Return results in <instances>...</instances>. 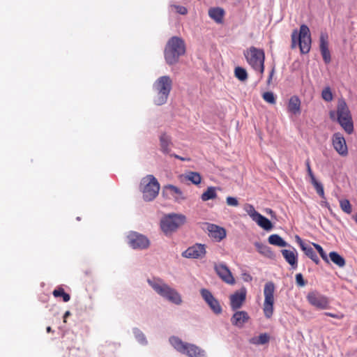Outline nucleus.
Wrapping results in <instances>:
<instances>
[{
    "instance_id": "1",
    "label": "nucleus",
    "mask_w": 357,
    "mask_h": 357,
    "mask_svg": "<svg viewBox=\"0 0 357 357\" xmlns=\"http://www.w3.org/2000/svg\"><path fill=\"white\" fill-rule=\"evenodd\" d=\"M149 284L161 297L176 305L183 303L181 294L174 288L171 287L164 280L158 278L148 279Z\"/></svg>"
},
{
    "instance_id": "2",
    "label": "nucleus",
    "mask_w": 357,
    "mask_h": 357,
    "mask_svg": "<svg viewBox=\"0 0 357 357\" xmlns=\"http://www.w3.org/2000/svg\"><path fill=\"white\" fill-rule=\"evenodd\" d=\"M185 52L184 40L177 36L172 37L167 42L165 51V59L167 64L173 65L178 62L179 57Z\"/></svg>"
},
{
    "instance_id": "3",
    "label": "nucleus",
    "mask_w": 357,
    "mask_h": 357,
    "mask_svg": "<svg viewBox=\"0 0 357 357\" xmlns=\"http://www.w3.org/2000/svg\"><path fill=\"white\" fill-rule=\"evenodd\" d=\"M155 92L153 102L156 105H162L167 102L172 89V79L168 75L158 77L153 84Z\"/></svg>"
},
{
    "instance_id": "4",
    "label": "nucleus",
    "mask_w": 357,
    "mask_h": 357,
    "mask_svg": "<svg viewBox=\"0 0 357 357\" xmlns=\"http://www.w3.org/2000/svg\"><path fill=\"white\" fill-rule=\"evenodd\" d=\"M169 342L177 351L188 357H206L204 349L196 344L183 342L176 336L170 337Z\"/></svg>"
},
{
    "instance_id": "5",
    "label": "nucleus",
    "mask_w": 357,
    "mask_h": 357,
    "mask_svg": "<svg viewBox=\"0 0 357 357\" xmlns=\"http://www.w3.org/2000/svg\"><path fill=\"white\" fill-rule=\"evenodd\" d=\"M311 42L310 29L307 25L302 24L300 26L299 32L296 29L293 31L291 33V48H295L298 45L301 53L307 54L310 50Z\"/></svg>"
},
{
    "instance_id": "6",
    "label": "nucleus",
    "mask_w": 357,
    "mask_h": 357,
    "mask_svg": "<svg viewBox=\"0 0 357 357\" xmlns=\"http://www.w3.org/2000/svg\"><path fill=\"white\" fill-rule=\"evenodd\" d=\"M160 188L158 181L153 175H147L141 181L140 190L145 202L153 201L158 196Z\"/></svg>"
},
{
    "instance_id": "7",
    "label": "nucleus",
    "mask_w": 357,
    "mask_h": 357,
    "mask_svg": "<svg viewBox=\"0 0 357 357\" xmlns=\"http://www.w3.org/2000/svg\"><path fill=\"white\" fill-rule=\"evenodd\" d=\"M185 221L186 217L184 215L169 213L161 219L160 228L166 235H169L176 231Z\"/></svg>"
},
{
    "instance_id": "8",
    "label": "nucleus",
    "mask_w": 357,
    "mask_h": 357,
    "mask_svg": "<svg viewBox=\"0 0 357 357\" xmlns=\"http://www.w3.org/2000/svg\"><path fill=\"white\" fill-rule=\"evenodd\" d=\"M244 55L248 63L255 70L259 71L261 74L264 73L265 55L262 50L251 47L244 52Z\"/></svg>"
},
{
    "instance_id": "9",
    "label": "nucleus",
    "mask_w": 357,
    "mask_h": 357,
    "mask_svg": "<svg viewBox=\"0 0 357 357\" xmlns=\"http://www.w3.org/2000/svg\"><path fill=\"white\" fill-rule=\"evenodd\" d=\"M337 114V121L341 127L348 134L352 133L354 131L352 118L349 109L344 101L342 100L338 102Z\"/></svg>"
},
{
    "instance_id": "10",
    "label": "nucleus",
    "mask_w": 357,
    "mask_h": 357,
    "mask_svg": "<svg viewBox=\"0 0 357 357\" xmlns=\"http://www.w3.org/2000/svg\"><path fill=\"white\" fill-rule=\"evenodd\" d=\"M275 289V284L272 282H268L264 285L263 311L264 316L268 319L271 318L273 314Z\"/></svg>"
},
{
    "instance_id": "11",
    "label": "nucleus",
    "mask_w": 357,
    "mask_h": 357,
    "mask_svg": "<svg viewBox=\"0 0 357 357\" xmlns=\"http://www.w3.org/2000/svg\"><path fill=\"white\" fill-rule=\"evenodd\" d=\"M307 300L310 304L321 310L328 308L329 305L328 298L316 291L309 292Z\"/></svg>"
},
{
    "instance_id": "12",
    "label": "nucleus",
    "mask_w": 357,
    "mask_h": 357,
    "mask_svg": "<svg viewBox=\"0 0 357 357\" xmlns=\"http://www.w3.org/2000/svg\"><path fill=\"white\" fill-rule=\"evenodd\" d=\"M200 294L204 301L215 314H220L222 313V308L220 302L213 296L208 289H202L200 290Z\"/></svg>"
},
{
    "instance_id": "13",
    "label": "nucleus",
    "mask_w": 357,
    "mask_h": 357,
    "mask_svg": "<svg viewBox=\"0 0 357 357\" xmlns=\"http://www.w3.org/2000/svg\"><path fill=\"white\" fill-rule=\"evenodd\" d=\"M246 289L242 287L229 296L230 306L232 310H237L243 306L246 299Z\"/></svg>"
},
{
    "instance_id": "14",
    "label": "nucleus",
    "mask_w": 357,
    "mask_h": 357,
    "mask_svg": "<svg viewBox=\"0 0 357 357\" xmlns=\"http://www.w3.org/2000/svg\"><path fill=\"white\" fill-rule=\"evenodd\" d=\"M214 269L222 281L229 284H234L235 283V280L230 270L225 264H215Z\"/></svg>"
},
{
    "instance_id": "15",
    "label": "nucleus",
    "mask_w": 357,
    "mask_h": 357,
    "mask_svg": "<svg viewBox=\"0 0 357 357\" xmlns=\"http://www.w3.org/2000/svg\"><path fill=\"white\" fill-rule=\"evenodd\" d=\"M332 142L334 149L340 155L345 156L348 154V149L346 141L341 133H335L333 135Z\"/></svg>"
},
{
    "instance_id": "16",
    "label": "nucleus",
    "mask_w": 357,
    "mask_h": 357,
    "mask_svg": "<svg viewBox=\"0 0 357 357\" xmlns=\"http://www.w3.org/2000/svg\"><path fill=\"white\" fill-rule=\"evenodd\" d=\"M127 243L132 245H149L150 242L144 234L131 231L127 235Z\"/></svg>"
},
{
    "instance_id": "17",
    "label": "nucleus",
    "mask_w": 357,
    "mask_h": 357,
    "mask_svg": "<svg viewBox=\"0 0 357 357\" xmlns=\"http://www.w3.org/2000/svg\"><path fill=\"white\" fill-rule=\"evenodd\" d=\"M320 51L323 59L326 63H329L331 61V53L328 50V36L326 33H321L320 35Z\"/></svg>"
},
{
    "instance_id": "18",
    "label": "nucleus",
    "mask_w": 357,
    "mask_h": 357,
    "mask_svg": "<svg viewBox=\"0 0 357 357\" xmlns=\"http://www.w3.org/2000/svg\"><path fill=\"white\" fill-rule=\"evenodd\" d=\"M206 255L205 247H188L182 256L188 259H202Z\"/></svg>"
},
{
    "instance_id": "19",
    "label": "nucleus",
    "mask_w": 357,
    "mask_h": 357,
    "mask_svg": "<svg viewBox=\"0 0 357 357\" xmlns=\"http://www.w3.org/2000/svg\"><path fill=\"white\" fill-rule=\"evenodd\" d=\"M210 237L219 242L226 236V231L224 228L213 224H207L206 227Z\"/></svg>"
},
{
    "instance_id": "20",
    "label": "nucleus",
    "mask_w": 357,
    "mask_h": 357,
    "mask_svg": "<svg viewBox=\"0 0 357 357\" xmlns=\"http://www.w3.org/2000/svg\"><path fill=\"white\" fill-rule=\"evenodd\" d=\"M250 316L245 311H236L231 318L232 325L242 328L248 321Z\"/></svg>"
},
{
    "instance_id": "21",
    "label": "nucleus",
    "mask_w": 357,
    "mask_h": 357,
    "mask_svg": "<svg viewBox=\"0 0 357 357\" xmlns=\"http://www.w3.org/2000/svg\"><path fill=\"white\" fill-rule=\"evenodd\" d=\"M288 112L294 115L301 114V100L296 96H291L287 105Z\"/></svg>"
},
{
    "instance_id": "22",
    "label": "nucleus",
    "mask_w": 357,
    "mask_h": 357,
    "mask_svg": "<svg viewBox=\"0 0 357 357\" xmlns=\"http://www.w3.org/2000/svg\"><path fill=\"white\" fill-rule=\"evenodd\" d=\"M281 252L285 260L292 266L293 268H296L298 264L296 252L294 250H282Z\"/></svg>"
},
{
    "instance_id": "23",
    "label": "nucleus",
    "mask_w": 357,
    "mask_h": 357,
    "mask_svg": "<svg viewBox=\"0 0 357 357\" xmlns=\"http://www.w3.org/2000/svg\"><path fill=\"white\" fill-rule=\"evenodd\" d=\"M225 11L221 8H211L208 10L209 17L217 23H221L223 20Z\"/></svg>"
},
{
    "instance_id": "24",
    "label": "nucleus",
    "mask_w": 357,
    "mask_h": 357,
    "mask_svg": "<svg viewBox=\"0 0 357 357\" xmlns=\"http://www.w3.org/2000/svg\"><path fill=\"white\" fill-rule=\"evenodd\" d=\"M164 192H169L171 195H172L176 199H184L185 197L183 195L182 191L178 187L173 185H167L164 187Z\"/></svg>"
},
{
    "instance_id": "25",
    "label": "nucleus",
    "mask_w": 357,
    "mask_h": 357,
    "mask_svg": "<svg viewBox=\"0 0 357 357\" xmlns=\"http://www.w3.org/2000/svg\"><path fill=\"white\" fill-rule=\"evenodd\" d=\"M254 221L266 231H270L273 227L272 222L261 214Z\"/></svg>"
},
{
    "instance_id": "26",
    "label": "nucleus",
    "mask_w": 357,
    "mask_h": 357,
    "mask_svg": "<svg viewBox=\"0 0 357 357\" xmlns=\"http://www.w3.org/2000/svg\"><path fill=\"white\" fill-rule=\"evenodd\" d=\"M269 340L270 336L267 333H261L259 336L250 338L249 342L255 345H261L268 343Z\"/></svg>"
},
{
    "instance_id": "27",
    "label": "nucleus",
    "mask_w": 357,
    "mask_h": 357,
    "mask_svg": "<svg viewBox=\"0 0 357 357\" xmlns=\"http://www.w3.org/2000/svg\"><path fill=\"white\" fill-rule=\"evenodd\" d=\"M160 149L164 153L167 154L170 152L169 145L171 144V139L167 135H161L160 137Z\"/></svg>"
},
{
    "instance_id": "28",
    "label": "nucleus",
    "mask_w": 357,
    "mask_h": 357,
    "mask_svg": "<svg viewBox=\"0 0 357 357\" xmlns=\"http://www.w3.org/2000/svg\"><path fill=\"white\" fill-rule=\"evenodd\" d=\"M217 197L216 193V188L215 187H208L205 192H204L201 196V199L202 201L206 202L209 199H213Z\"/></svg>"
},
{
    "instance_id": "29",
    "label": "nucleus",
    "mask_w": 357,
    "mask_h": 357,
    "mask_svg": "<svg viewBox=\"0 0 357 357\" xmlns=\"http://www.w3.org/2000/svg\"><path fill=\"white\" fill-rule=\"evenodd\" d=\"M331 260L339 267H343L345 265L344 259L336 252H331L329 253Z\"/></svg>"
},
{
    "instance_id": "30",
    "label": "nucleus",
    "mask_w": 357,
    "mask_h": 357,
    "mask_svg": "<svg viewBox=\"0 0 357 357\" xmlns=\"http://www.w3.org/2000/svg\"><path fill=\"white\" fill-rule=\"evenodd\" d=\"M132 333L135 335V339L139 344L142 345H146L148 344L146 337L141 330H139L137 328H134L132 329Z\"/></svg>"
},
{
    "instance_id": "31",
    "label": "nucleus",
    "mask_w": 357,
    "mask_h": 357,
    "mask_svg": "<svg viewBox=\"0 0 357 357\" xmlns=\"http://www.w3.org/2000/svg\"><path fill=\"white\" fill-rule=\"evenodd\" d=\"M304 250L305 255L309 257L313 261L318 264L319 259L316 253V249L314 247H301Z\"/></svg>"
},
{
    "instance_id": "32",
    "label": "nucleus",
    "mask_w": 357,
    "mask_h": 357,
    "mask_svg": "<svg viewBox=\"0 0 357 357\" xmlns=\"http://www.w3.org/2000/svg\"><path fill=\"white\" fill-rule=\"evenodd\" d=\"M257 252L262 256L273 259L275 258V253L271 250L270 247H256Z\"/></svg>"
},
{
    "instance_id": "33",
    "label": "nucleus",
    "mask_w": 357,
    "mask_h": 357,
    "mask_svg": "<svg viewBox=\"0 0 357 357\" xmlns=\"http://www.w3.org/2000/svg\"><path fill=\"white\" fill-rule=\"evenodd\" d=\"M268 243L273 245H289L279 235L272 234L268 237Z\"/></svg>"
},
{
    "instance_id": "34",
    "label": "nucleus",
    "mask_w": 357,
    "mask_h": 357,
    "mask_svg": "<svg viewBox=\"0 0 357 357\" xmlns=\"http://www.w3.org/2000/svg\"><path fill=\"white\" fill-rule=\"evenodd\" d=\"M310 182L314 185L317 192L319 195L320 197H324V191L322 184L316 179L314 174L312 176H310Z\"/></svg>"
},
{
    "instance_id": "35",
    "label": "nucleus",
    "mask_w": 357,
    "mask_h": 357,
    "mask_svg": "<svg viewBox=\"0 0 357 357\" xmlns=\"http://www.w3.org/2000/svg\"><path fill=\"white\" fill-rule=\"evenodd\" d=\"M185 178L190 181L192 183L198 185L201 183L202 177L200 174L195 172H190L185 174Z\"/></svg>"
},
{
    "instance_id": "36",
    "label": "nucleus",
    "mask_w": 357,
    "mask_h": 357,
    "mask_svg": "<svg viewBox=\"0 0 357 357\" xmlns=\"http://www.w3.org/2000/svg\"><path fill=\"white\" fill-rule=\"evenodd\" d=\"M235 77L241 82H244L248 79V73L242 67H236L234 70Z\"/></svg>"
},
{
    "instance_id": "37",
    "label": "nucleus",
    "mask_w": 357,
    "mask_h": 357,
    "mask_svg": "<svg viewBox=\"0 0 357 357\" xmlns=\"http://www.w3.org/2000/svg\"><path fill=\"white\" fill-rule=\"evenodd\" d=\"M245 211L250 216L252 220L254 221L257 216L260 214L258 213L252 204H246L244 206Z\"/></svg>"
},
{
    "instance_id": "38",
    "label": "nucleus",
    "mask_w": 357,
    "mask_h": 357,
    "mask_svg": "<svg viewBox=\"0 0 357 357\" xmlns=\"http://www.w3.org/2000/svg\"><path fill=\"white\" fill-rule=\"evenodd\" d=\"M53 295L54 297L61 296L64 302L70 301V296L68 294L66 293L62 288H58L54 290Z\"/></svg>"
},
{
    "instance_id": "39",
    "label": "nucleus",
    "mask_w": 357,
    "mask_h": 357,
    "mask_svg": "<svg viewBox=\"0 0 357 357\" xmlns=\"http://www.w3.org/2000/svg\"><path fill=\"white\" fill-rule=\"evenodd\" d=\"M341 209L347 214H350L352 211L351 205L348 199H342L340 201Z\"/></svg>"
},
{
    "instance_id": "40",
    "label": "nucleus",
    "mask_w": 357,
    "mask_h": 357,
    "mask_svg": "<svg viewBox=\"0 0 357 357\" xmlns=\"http://www.w3.org/2000/svg\"><path fill=\"white\" fill-rule=\"evenodd\" d=\"M263 99L268 103L274 105L276 102L275 95L271 91H267L262 94Z\"/></svg>"
},
{
    "instance_id": "41",
    "label": "nucleus",
    "mask_w": 357,
    "mask_h": 357,
    "mask_svg": "<svg viewBox=\"0 0 357 357\" xmlns=\"http://www.w3.org/2000/svg\"><path fill=\"white\" fill-rule=\"evenodd\" d=\"M321 97L327 102H330L333 100V94L329 87H326L322 91Z\"/></svg>"
},
{
    "instance_id": "42",
    "label": "nucleus",
    "mask_w": 357,
    "mask_h": 357,
    "mask_svg": "<svg viewBox=\"0 0 357 357\" xmlns=\"http://www.w3.org/2000/svg\"><path fill=\"white\" fill-rule=\"evenodd\" d=\"M226 202L228 206H238L239 204L238 199L234 197H227Z\"/></svg>"
},
{
    "instance_id": "43",
    "label": "nucleus",
    "mask_w": 357,
    "mask_h": 357,
    "mask_svg": "<svg viewBox=\"0 0 357 357\" xmlns=\"http://www.w3.org/2000/svg\"><path fill=\"white\" fill-rule=\"evenodd\" d=\"M296 282L298 286L304 287L306 284L303 275L301 273H297L296 275Z\"/></svg>"
},
{
    "instance_id": "44",
    "label": "nucleus",
    "mask_w": 357,
    "mask_h": 357,
    "mask_svg": "<svg viewBox=\"0 0 357 357\" xmlns=\"http://www.w3.org/2000/svg\"><path fill=\"white\" fill-rule=\"evenodd\" d=\"M171 7L175 8L176 11L181 15H185L188 13L187 8L184 6L173 5Z\"/></svg>"
},
{
    "instance_id": "45",
    "label": "nucleus",
    "mask_w": 357,
    "mask_h": 357,
    "mask_svg": "<svg viewBox=\"0 0 357 357\" xmlns=\"http://www.w3.org/2000/svg\"><path fill=\"white\" fill-rule=\"evenodd\" d=\"M314 248L319 253V255H321L322 259L324 261L328 262V256H327L326 253L324 251L322 247H314Z\"/></svg>"
},
{
    "instance_id": "46",
    "label": "nucleus",
    "mask_w": 357,
    "mask_h": 357,
    "mask_svg": "<svg viewBox=\"0 0 357 357\" xmlns=\"http://www.w3.org/2000/svg\"><path fill=\"white\" fill-rule=\"evenodd\" d=\"M305 165H306V168H307V174L309 176H312V175L314 174L312 171V169H311V167H310V160H307L305 161Z\"/></svg>"
},
{
    "instance_id": "47",
    "label": "nucleus",
    "mask_w": 357,
    "mask_h": 357,
    "mask_svg": "<svg viewBox=\"0 0 357 357\" xmlns=\"http://www.w3.org/2000/svg\"><path fill=\"white\" fill-rule=\"evenodd\" d=\"M325 315L338 319H340L343 317L342 314H333L331 312H325Z\"/></svg>"
},
{
    "instance_id": "48",
    "label": "nucleus",
    "mask_w": 357,
    "mask_h": 357,
    "mask_svg": "<svg viewBox=\"0 0 357 357\" xmlns=\"http://www.w3.org/2000/svg\"><path fill=\"white\" fill-rule=\"evenodd\" d=\"M294 243H297L298 245H304L302 239L298 235L294 236Z\"/></svg>"
},
{
    "instance_id": "49",
    "label": "nucleus",
    "mask_w": 357,
    "mask_h": 357,
    "mask_svg": "<svg viewBox=\"0 0 357 357\" xmlns=\"http://www.w3.org/2000/svg\"><path fill=\"white\" fill-rule=\"evenodd\" d=\"M243 279L245 282H250L252 280V278L250 274L244 273L243 275Z\"/></svg>"
},
{
    "instance_id": "50",
    "label": "nucleus",
    "mask_w": 357,
    "mask_h": 357,
    "mask_svg": "<svg viewBox=\"0 0 357 357\" xmlns=\"http://www.w3.org/2000/svg\"><path fill=\"white\" fill-rule=\"evenodd\" d=\"M172 156H173V157H174V158H177V159H179V160H182V161L189 160V159H188V158H183V157H181V156H179V155H176V154H173V155H172Z\"/></svg>"
},
{
    "instance_id": "51",
    "label": "nucleus",
    "mask_w": 357,
    "mask_h": 357,
    "mask_svg": "<svg viewBox=\"0 0 357 357\" xmlns=\"http://www.w3.org/2000/svg\"><path fill=\"white\" fill-rule=\"evenodd\" d=\"M70 314V312L69 311L66 312L63 316L64 321H66V319L67 317H68Z\"/></svg>"
},
{
    "instance_id": "52",
    "label": "nucleus",
    "mask_w": 357,
    "mask_h": 357,
    "mask_svg": "<svg viewBox=\"0 0 357 357\" xmlns=\"http://www.w3.org/2000/svg\"><path fill=\"white\" fill-rule=\"evenodd\" d=\"M46 331L47 333H50L52 331V328L50 326L47 327Z\"/></svg>"
},
{
    "instance_id": "53",
    "label": "nucleus",
    "mask_w": 357,
    "mask_h": 357,
    "mask_svg": "<svg viewBox=\"0 0 357 357\" xmlns=\"http://www.w3.org/2000/svg\"><path fill=\"white\" fill-rule=\"evenodd\" d=\"M195 245L200 246V245H203V244H201V243H196Z\"/></svg>"
},
{
    "instance_id": "54",
    "label": "nucleus",
    "mask_w": 357,
    "mask_h": 357,
    "mask_svg": "<svg viewBox=\"0 0 357 357\" xmlns=\"http://www.w3.org/2000/svg\"><path fill=\"white\" fill-rule=\"evenodd\" d=\"M273 70L272 71V73H271V75H270V77H269V79H271V77H272V74H273Z\"/></svg>"
},
{
    "instance_id": "55",
    "label": "nucleus",
    "mask_w": 357,
    "mask_h": 357,
    "mask_svg": "<svg viewBox=\"0 0 357 357\" xmlns=\"http://www.w3.org/2000/svg\"><path fill=\"white\" fill-rule=\"evenodd\" d=\"M312 245L315 246V245H317V244H316V243H313L312 244Z\"/></svg>"
},
{
    "instance_id": "56",
    "label": "nucleus",
    "mask_w": 357,
    "mask_h": 357,
    "mask_svg": "<svg viewBox=\"0 0 357 357\" xmlns=\"http://www.w3.org/2000/svg\"><path fill=\"white\" fill-rule=\"evenodd\" d=\"M355 220H356V222H357V214H356Z\"/></svg>"
}]
</instances>
